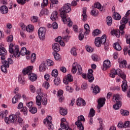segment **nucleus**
Masks as SVG:
<instances>
[{
  "label": "nucleus",
  "mask_w": 130,
  "mask_h": 130,
  "mask_svg": "<svg viewBox=\"0 0 130 130\" xmlns=\"http://www.w3.org/2000/svg\"><path fill=\"white\" fill-rule=\"evenodd\" d=\"M71 5L70 3L64 4L63 6L60 9V17L61 18L63 23H68V25L69 27H72L73 26V22L71 21V18H68V13H70V11L72 10L71 8Z\"/></svg>",
  "instance_id": "1"
},
{
  "label": "nucleus",
  "mask_w": 130,
  "mask_h": 130,
  "mask_svg": "<svg viewBox=\"0 0 130 130\" xmlns=\"http://www.w3.org/2000/svg\"><path fill=\"white\" fill-rule=\"evenodd\" d=\"M27 49L22 47L20 50H19V46H15L11 43L9 45V51L10 53L13 54L14 57H20V55H26V51Z\"/></svg>",
  "instance_id": "2"
},
{
  "label": "nucleus",
  "mask_w": 130,
  "mask_h": 130,
  "mask_svg": "<svg viewBox=\"0 0 130 130\" xmlns=\"http://www.w3.org/2000/svg\"><path fill=\"white\" fill-rule=\"evenodd\" d=\"M33 70V66H29L22 71V74L25 76L28 75V78L31 82H35L37 80V76L34 73H32Z\"/></svg>",
  "instance_id": "3"
},
{
  "label": "nucleus",
  "mask_w": 130,
  "mask_h": 130,
  "mask_svg": "<svg viewBox=\"0 0 130 130\" xmlns=\"http://www.w3.org/2000/svg\"><path fill=\"white\" fill-rule=\"evenodd\" d=\"M106 35H104L102 36L101 38L98 37L95 39L94 44L96 47H100L101 46V44H104L105 45V49L107 50L109 48V46L107 43H106Z\"/></svg>",
  "instance_id": "4"
},
{
  "label": "nucleus",
  "mask_w": 130,
  "mask_h": 130,
  "mask_svg": "<svg viewBox=\"0 0 130 130\" xmlns=\"http://www.w3.org/2000/svg\"><path fill=\"white\" fill-rule=\"evenodd\" d=\"M116 75L118 76H119L122 80V84L121 85V88H122V91L123 92H125L126 90H127V88L128 86H127V82L126 81V76L124 73H122V71L120 69H117L116 70Z\"/></svg>",
  "instance_id": "5"
},
{
  "label": "nucleus",
  "mask_w": 130,
  "mask_h": 130,
  "mask_svg": "<svg viewBox=\"0 0 130 130\" xmlns=\"http://www.w3.org/2000/svg\"><path fill=\"white\" fill-rule=\"evenodd\" d=\"M114 102H116L113 105V108L115 110L119 109L121 107V99L119 94H115L113 96Z\"/></svg>",
  "instance_id": "6"
},
{
  "label": "nucleus",
  "mask_w": 130,
  "mask_h": 130,
  "mask_svg": "<svg viewBox=\"0 0 130 130\" xmlns=\"http://www.w3.org/2000/svg\"><path fill=\"white\" fill-rule=\"evenodd\" d=\"M124 28H125V25L122 24L119 26V29H114L112 31V34L115 35L117 38H119L120 34L121 35L124 34V31H123Z\"/></svg>",
  "instance_id": "7"
},
{
  "label": "nucleus",
  "mask_w": 130,
  "mask_h": 130,
  "mask_svg": "<svg viewBox=\"0 0 130 130\" xmlns=\"http://www.w3.org/2000/svg\"><path fill=\"white\" fill-rule=\"evenodd\" d=\"M81 121H85V118L83 115H80L78 117V120L75 122V125H77V127H78L80 130H83L84 126H83L82 122Z\"/></svg>",
  "instance_id": "8"
},
{
  "label": "nucleus",
  "mask_w": 130,
  "mask_h": 130,
  "mask_svg": "<svg viewBox=\"0 0 130 130\" xmlns=\"http://www.w3.org/2000/svg\"><path fill=\"white\" fill-rule=\"evenodd\" d=\"M77 69H78L79 75H81L82 71V67L80 64H78L76 62L73 63L72 65V73L73 74H76V73H77Z\"/></svg>",
  "instance_id": "9"
},
{
  "label": "nucleus",
  "mask_w": 130,
  "mask_h": 130,
  "mask_svg": "<svg viewBox=\"0 0 130 130\" xmlns=\"http://www.w3.org/2000/svg\"><path fill=\"white\" fill-rule=\"evenodd\" d=\"M45 33H46V29L44 27H40L38 30V35L41 40L45 39Z\"/></svg>",
  "instance_id": "10"
},
{
  "label": "nucleus",
  "mask_w": 130,
  "mask_h": 130,
  "mask_svg": "<svg viewBox=\"0 0 130 130\" xmlns=\"http://www.w3.org/2000/svg\"><path fill=\"white\" fill-rule=\"evenodd\" d=\"M0 55L1 56L2 60L6 59V55H7V50H6V48L3 47H0Z\"/></svg>",
  "instance_id": "11"
},
{
  "label": "nucleus",
  "mask_w": 130,
  "mask_h": 130,
  "mask_svg": "<svg viewBox=\"0 0 130 130\" xmlns=\"http://www.w3.org/2000/svg\"><path fill=\"white\" fill-rule=\"evenodd\" d=\"M2 63L3 65L1 66V69L3 73H5V74H7V73H8V70L7 69V68H9L10 67V65L7 64V63H5V60H2Z\"/></svg>",
  "instance_id": "12"
},
{
  "label": "nucleus",
  "mask_w": 130,
  "mask_h": 130,
  "mask_svg": "<svg viewBox=\"0 0 130 130\" xmlns=\"http://www.w3.org/2000/svg\"><path fill=\"white\" fill-rule=\"evenodd\" d=\"M17 116L15 114L10 115L9 116V118L8 119V121H10L11 123H14L16 124L17 123Z\"/></svg>",
  "instance_id": "13"
},
{
  "label": "nucleus",
  "mask_w": 130,
  "mask_h": 130,
  "mask_svg": "<svg viewBox=\"0 0 130 130\" xmlns=\"http://www.w3.org/2000/svg\"><path fill=\"white\" fill-rule=\"evenodd\" d=\"M73 76L71 75V74H68L66 76V78L63 79V82L65 85H68L69 84V82H73Z\"/></svg>",
  "instance_id": "14"
},
{
  "label": "nucleus",
  "mask_w": 130,
  "mask_h": 130,
  "mask_svg": "<svg viewBox=\"0 0 130 130\" xmlns=\"http://www.w3.org/2000/svg\"><path fill=\"white\" fill-rule=\"evenodd\" d=\"M106 100L105 98H101L98 100V108L99 109H100L101 107H103L104 105L105 104V101Z\"/></svg>",
  "instance_id": "15"
},
{
  "label": "nucleus",
  "mask_w": 130,
  "mask_h": 130,
  "mask_svg": "<svg viewBox=\"0 0 130 130\" xmlns=\"http://www.w3.org/2000/svg\"><path fill=\"white\" fill-rule=\"evenodd\" d=\"M58 18V13L57 12V11H55L52 12L50 19L52 21H55L56 20H57Z\"/></svg>",
  "instance_id": "16"
},
{
  "label": "nucleus",
  "mask_w": 130,
  "mask_h": 130,
  "mask_svg": "<svg viewBox=\"0 0 130 130\" xmlns=\"http://www.w3.org/2000/svg\"><path fill=\"white\" fill-rule=\"evenodd\" d=\"M103 67H104V68H103L104 71H106L107 69H109V68L111 67L110 61H109V60H105L104 61Z\"/></svg>",
  "instance_id": "17"
},
{
  "label": "nucleus",
  "mask_w": 130,
  "mask_h": 130,
  "mask_svg": "<svg viewBox=\"0 0 130 130\" xmlns=\"http://www.w3.org/2000/svg\"><path fill=\"white\" fill-rule=\"evenodd\" d=\"M21 94L20 93H17L16 95H15L13 98H12V103L13 104H16L20 99H21Z\"/></svg>",
  "instance_id": "18"
},
{
  "label": "nucleus",
  "mask_w": 130,
  "mask_h": 130,
  "mask_svg": "<svg viewBox=\"0 0 130 130\" xmlns=\"http://www.w3.org/2000/svg\"><path fill=\"white\" fill-rule=\"evenodd\" d=\"M77 105L78 106H85L86 102L82 98H79L77 100Z\"/></svg>",
  "instance_id": "19"
},
{
  "label": "nucleus",
  "mask_w": 130,
  "mask_h": 130,
  "mask_svg": "<svg viewBox=\"0 0 130 130\" xmlns=\"http://www.w3.org/2000/svg\"><path fill=\"white\" fill-rule=\"evenodd\" d=\"M52 119V117L51 116L47 117V118L44 120V124H47L48 126H49L50 124L53 125L52 123H51V120Z\"/></svg>",
  "instance_id": "20"
},
{
  "label": "nucleus",
  "mask_w": 130,
  "mask_h": 130,
  "mask_svg": "<svg viewBox=\"0 0 130 130\" xmlns=\"http://www.w3.org/2000/svg\"><path fill=\"white\" fill-rule=\"evenodd\" d=\"M46 70V62L43 61L40 65L39 71L40 72H44Z\"/></svg>",
  "instance_id": "21"
},
{
  "label": "nucleus",
  "mask_w": 130,
  "mask_h": 130,
  "mask_svg": "<svg viewBox=\"0 0 130 130\" xmlns=\"http://www.w3.org/2000/svg\"><path fill=\"white\" fill-rule=\"evenodd\" d=\"M0 11H1L2 14L4 15L6 14H8L9 12V10L8 9V7L6 6H3L0 8Z\"/></svg>",
  "instance_id": "22"
},
{
  "label": "nucleus",
  "mask_w": 130,
  "mask_h": 130,
  "mask_svg": "<svg viewBox=\"0 0 130 130\" xmlns=\"http://www.w3.org/2000/svg\"><path fill=\"white\" fill-rule=\"evenodd\" d=\"M52 48L54 52H58L60 50L59 44L56 43H55L52 45Z\"/></svg>",
  "instance_id": "23"
},
{
  "label": "nucleus",
  "mask_w": 130,
  "mask_h": 130,
  "mask_svg": "<svg viewBox=\"0 0 130 130\" xmlns=\"http://www.w3.org/2000/svg\"><path fill=\"white\" fill-rule=\"evenodd\" d=\"M18 82L21 85H25V83H26V80H25V78L23 75H19L18 77Z\"/></svg>",
  "instance_id": "24"
},
{
  "label": "nucleus",
  "mask_w": 130,
  "mask_h": 130,
  "mask_svg": "<svg viewBox=\"0 0 130 130\" xmlns=\"http://www.w3.org/2000/svg\"><path fill=\"white\" fill-rule=\"evenodd\" d=\"M55 41L56 42H59L61 46H64V42L61 40V37L59 36L57 38H55Z\"/></svg>",
  "instance_id": "25"
},
{
  "label": "nucleus",
  "mask_w": 130,
  "mask_h": 130,
  "mask_svg": "<svg viewBox=\"0 0 130 130\" xmlns=\"http://www.w3.org/2000/svg\"><path fill=\"white\" fill-rule=\"evenodd\" d=\"M42 99V95H37L36 96V103L37 105H38L39 106H40V105H41V101Z\"/></svg>",
  "instance_id": "26"
},
{
  "label": "nucleus",
  "mask_w": 130,
  "mask_h": 130,
  "mask_svg": "<svg viewBox=\"0 0 130 130\" xmlns=\"http://www.w3.org/2000/svg\"><path fill=\"white\" fill-rule=\"evenodd\" d=\"M84 27L85 30L84 33V35H88L89 33H90V26L88 24H85Z\"/></svg>",
  "instance_id": "27"
},
{
  "label": "nucleus",
  "mask_w": 130,
  "mask_h": 130,
  "mask_svg": "<svg viewBox=\"0 0 130 130\" xmlns=\"http://www.w3.org/2000/svg\"><path fill=\"white\" fill-rule=\"evenodd\" d=\"M59 113L61 115H67L68 114V110L61 107L60 108Z\"/></svg>",
  "instance_id": "28"
},
{
  "label": "nucleus",
  "mask_w": 130,
  "mask_h": 130,
  "mask_svg": "<svg viewBox=\"0 0 130 130\" xmlns=\"http://www.w3.org/2000/svg\"><path fill=\"white\" fill-rule=\"evenodd\" d=\"M60 127L62 129H66V130H73L72 128H70V127L67 126L66 124L63 122H61L60 123Z\"/></svg>",
  "instance_id": "29"
},
{
  "label": "nucleus",
  "mask_w": 130,
  "mask_h": 130,
  "mask_svg": "<svg viewBox=\"0 0 130 130\" xmlns=\"http://www.w3.org/2000/svg\"><path fill=\"white\" fill-rule=\"evenodd\" d=\"M113 18L115 20H119L121 19V16L119 14L117 13V12H114L113 15Z\"/></svg>",
  "instance_id": "30"
},
{
  "label": "nucleus",
  "mask_w": 130,
  "mask_h": 130,
  "mask_svg": "<svg viewBox=\"0 0 130 130\" xmlns=\"http://www.w3.org/2000/svg\"><path fill=\"white\" fill-rule=\"evenodd\" d=\"M100 88L98 86H95L94 87L93 89V93L95 94V95H96V94H98V93H100Z\"/></svg>",
  "instance_id": "31"
},
{
  "label": "nucleus",
  "mask_w": 130,
  "mask_h": 130,
  "mask_svg": "<svg viewBox=\"0 0 130 130\" xmlns=\"http://www.w3.org/2000/svg\"><path fill=\"white\" fill-rule=\"evenodd\" d=\"M26 30L27 32H33V30H34V26L29 24L26 27Z\"/></svg>",
  "instance_id": "32"
},
{
  "label": "nucleus",
  "mask_w": 130,
  "mask_h": 130,
  "mask_svg": "<svg viewBox=\"0 0 130 130\" xmlns=\"http://www.w3.org/2000/svg\"><path fill=\"white\" fill-rule=\"evenodd\" d=\"M20 111L21 112L23 113V114L24 115V116H27V115H28V109L27 107H23Z\"/></svg>",
  "instance_id": "33"
},
{
  "label": "nucleus",
  "mask_w": 130,
  "mask_h": 130,
  "mask_svg": "<svg viewBox=\"0 0 130 130\" xmlns=\"http://www.w3.org/2000/svg\"><path fill=\"white\" fill-rule=\"evenodd\" d=\"M120 113L123 116H127L129 114L128 111L123 109L120 110Z\"/></svg>",
  "instance_id": "34"
},
{
  "label": "nucleus",
  "mask_w": 130,
  "mask_h": 130,
  "mask_svg": "<svg viewBox=\"0 0 130 130\" xmlns=\"http://www.w3.org/2000/svg\"><path fill=\"white\" fill-rule=\"evenodd\" d=\"M106 22L108 26H111L112 24V17H111V16H108L107 17Z\"/></svg>",
  "instance_id": "35"
},
{
  "label": "nucleus",
  "mask_w": 130,
  "mask_h": 130,
  "mask_svg": "<svg viewBox=\"0 0 130 130\" xmlns=\"http://www.w3.org/2000/svg\"><path fill=\"white\" fill-rule=\"evenodd\" d=\"M54 83L56 86H58L60 83H61V81L60 80V78L59 77H55V79L54 80Z\"/></svg>",
  "instance_id": "36"
},
{
  "label": "nucleus",
  "mask_w": 130,
  "mask_h": 130,
  "mask_svg": "<svg viewBox=\"0 0 130 130\" xmlns=\"http://www.w3.org/2000/svg\"><path fill=\"white\" fill-rule=\"evenodd\" d=\"M29 111L30 113H32V114H35V113H37V108L36 107H32L29 109Z\"/></svg>",
  "instance_id": "37"
},
{
  "label": "nucleus",
  "mask_w": 130,
  "mask_h": 130,
  "mask_svg": "<svg viewBox=\"0 0 130 130\" xmlns=\"http://www.w3.org/2000/svg\"><path fill=\"white\" fill-rule=\"evenodd\" d=\"M51 76L52 77H54V78H56L57 76H58V71L57 69H54L52 71Z\"/></svg>",
  "instance_id": "38"
},
{
  "label": "nucleus",
  "mask_w": 130,
  "mask_h": 130,
  "mask_svg": "<svg viewBox=\"0 0 130 130\" xmlns=\"http://www.w3.org/2000/svg\"><path fill=\"white\" fill-rule=\"evenodd\" d=\"M18 120L17 121V123L16 124H18V123L19 124V125H22L24 123V119L21 117H18Z\"/></svg>",
  "instance_id": "39"
},
{
  "label": "nucleus",
  "mask_w": 130,
  "mask_h": 130,
  "mask_svg": "<svg viewBox=\"0 0 130 130\" xmlns=\"http://www.w3.org/2000/svg\"><path fill=\"white\" fill-rule=\"evenodd\" d=\"M53 55L54 57L56 60H58V59H59V58H60L59 54H58V53H57V52H53Z\"/></svg>",
  "instance_id": "40"
},
{
  "label": "nucleus",
  "mask_w": 130,
  "mask_h": 130,
  "mask_svg": "<svg viewBox=\"0 0 130 130\" xmlns=\"http://www.w3.org/2000/svg\"><path fill=\"white\" fill-rule=\"evenodd\" d=\"M90 14L92 15V16H94L96 17L97 15H98V10L94 8L91 10Z\"/></svg>",
  "instance_id": "41"
},
{
  "label": "nucleus",
  "mask_w": 130,
  "mask_h": 130,
  "mask_svg": "<svg viewBox=\"0 0 130 130\" xmlns=\"http://www.w3.org/2000/svg\"><path fill=\"white\" fill-rule=\"evenodd\" d=\"M35 60H36V54L32 53L31 55L30 61L31 63L35 62Z\"/></svg>",
  "instance_id": "42"
},
{
  "label": "nucleus",
  "mask_w": 130,
  "mask_h": 130,
  "mask_svg": "<svg viewBox=\"0 0 130 130\" xmlns=\"http://www.w3.org/2000/svg\"><path fill=\"white\" fill-rule=\"evenodd\" d=\"M111 73L110 74V77H111V78H115V76H116V70H112Z\"/></svg>",
  "instance_id": "43"
},
{
  "label": "nucleus",
  "mask_w": 130,
  "mask_h": 130,
  "mask_svg": "<svg viewBox=\"0 0 130 130\" xmlns=\"http://www.w3.org/2000/svg\"><path fill=\"white\" fill-rule=\"evenodd\" d=\"M51 2L50 7L53 8L54 5H57L58 4V1L57 0H49Z\"/></svg>",
  "instance_id": "44"
},
{
  "label": "nucleus",
  "mask_w": 130,
  "mask_h": 130,
  "mask_svg": "<svg viewBox=\"0 0 130 130\" xmlns=\"http://www.w3.org/2000/svg\"><path fill=\"white\" fill-rule=\"evenodd\" d=\"M116 50H118V51L121 50V46L119 45V43H116L115 44V46L114 47Z\"/></svg>",
  "instance_id": "45"
},
{
  "label": "nucleus",
  "mask_w": 130,
  "mask_h": 130,
  "mask_svg": "<svg viewBox=\"0 0 130 130\" xmlns=\"http://www.w3.org/2000/svg\"><path fill=\"white\" fill-rule=\"evenodd\" d=\"M95 115V110L94 109H90L88 116L89 117H93Z\"/></svg>",
  "instance_id": "46"
},
{
  "label": "nucleus",
  "mask_w": 130,
  "mask_h": 130,
  "mask_svg": "<svg viewBox=\"0 0 130 130\" xmlns=\"http://www.w3.org/2000/svg\"><path fill=\"white\" fill-rule=\"evenodd\" d=\"M71 54H73L74 56H77V49L75 47L72 48L71 50Z\"/></svg>",
  "instance_id": "47"
},
{
  "label": "nucleus",
  "mask_w": 130,
  "mask_h": 130,
  "mask_svg": "<svg viewBox=\"0 0 130 130\" xmlns=\"http://www.w3.org/2000/svg\"><path fill=\"white\" fill-rule=\"evenodd\" d=\"M101 30L99 29H95L92 32V35L93 36H97V35H99V34H101Z\"/></svg>",
  "instance_id": "48"
},
{
  "label": "nucleus",
  "mask_w": 130,
  "mask_h": 130,
  "mask_svg": "<svg viewBox=\"0 0 130 130\" xmlns=\"http://www.w3.org/2000/svg\"><path fill=\"white\" fill-rule=\"evenodd\" d=\"M128 18V16L125 15V16L123 18H122L120 23H121L122 22V23H123L124 24H126L128 21V20L127 19Z\"/></svg>",
  "instance_id": "49"
},
{
  "label": "nucleus",
  "mask_w": 130,
  "mask_h": 130,
  "mask_svg": "<svg viewBox=\"0 0 130 130\" xmlns=\"http://www.w3.org/2000/svg\"><path fill=\"white\" fill-rule=\"evenodd\" d=\"M87 78L89 83H92L93 81H94V77L93 76V75H87Z\"/></svg>",
  "instance_id": "50"
},
{
  "label": "nucleus",
  "mask_w": 130,
  "mask_h": 130,
  "mask_svg": "<svg viewBox=\"0 0 130 130\" xmlns=\"http://www.w3.org/2000/svg\"><path fill=\"white\" fill-rule=\"evenodd\" d=\"M42 101H41V102L42 103V104L43 105H47V99H46V97L44 96V97H42Z\"/></svg>",
  "instance_id": "51"
},
{
  "label": "nucleus",
  "mask_w": 130,
  "mask_h": 130,
  "mask_svg": "<svg viewBox=\"0 0 130 130\" xmlns=\"http://www.w3.org/2000/svg\"><path fill=\"white\" fill-rule=\"evenodd\" d=\"M53 64H54L53 61L49 59L47 60V66H48V67H51L53 66Z\"/></svg>",
  "instance_id": "52"
},
{
  "label": "nucleus",
  "mask_w": 130,
  "mask_h": 130,
  "mask_svg": "<svg viewBox=\"0 0 130 130\" xmlns=\"http://www.w3.org/2000/svg\"><path fill=\"white\" fill-rule=\"evenodd\" d=\"M4 62L7 64H7H12V63H13L14 61H13V60L12 59V58H8V61L7 60H5L4 59Z\"/></svg>",
  "instance_id": "53"
},
{
  "label": "nucleus",
  "mask_w": 130,
  "mask_h": 130,
  "mask_svg": "<svg viewBox=\"0 0 130 130\" xmlns=\"http://www.w3.org/2000/svg\"><path fill=\"white\" fill-rule=\"evenodd\" d=\"M48 5V0H43V3L41 4V7L43 9Z\"/></svg>",
  "instance_id": "54"
},
{
  "label": "nucleus",
  "mask_w": 130,
  "mask_h": 130,
  "mask_svg": "<svg viewBox=\"0 0 130 130\" xmlns=\"http://www.w3.org/2000/svg\"><path fill=\"white\" fill-rule=\"evenodd\" d=\"M49 83L47 81H45L43 84V87H44L45 89H46V90L49 88Z\"/></svg>",
  "instance_id": "55"
},
{
  "label": "nucleus",
  "mask_w": 130,
  "mask_h": 130,
  "mask_svg": "<svg viewBox=\"0 0 130 130\" xmlns=\"http://www.w3.org/2000/svg\"><path fill=\"white\" fill-rule=\"evenodd\" d=\"M125 38L126 44H129V47H130V36L128 35H126Z\"/></svg>",
  "instance_id": "56"
},
{
  "label": "nucleus",
  "mask_w": 130,
  "mask_h": 130,
  "mask_svg": "<svg viewBox=\"0 0 130 130\" xmlns=\"http://www.w3.org/2000/svg\"><path fill=\"white\" fill-rule=\"evenodd\" d=\"M66 91H68L70 93H72L73 91H74V89H73V88H72V87H71L69 85L66 86Z\"/></svg>",
  "instance_id": "57"
},
{
  "label": "nucleus",
  "mask_w": 130,
  "mask_h": 130,
  "mask_svg": "<svg viewBox=\"0 0 130 130\" xmlns=\"http://www.w3.org/2000/svg\"><path fill=\"white\" fill-rule=\"evenodd\" d=\"M94 7L95 9H99V10H101V4L99 3H96L94 4Z\"/></svg>",
  "instance_id": "58"
},
{
  "label": "nucleus",
  "mask_w": 130,
  "mask_h": 130,
  "mask_svg": "<svg viewBox=\"0 0 130 130\" xmlns=\"http://www.w3.org/2000/svg\"><path fill=\"white\" fill-rule=\"evenodd\" d=\"M91 58L93 61H97V60H98V55L94 54L92 55Z\"/></svg>",
  "instance_id": "59"
},
{
  "label": "nucleus",
  "mask_w": 130,
  "mask_h": 130,
  "mask_svg": "<svg viewBox=\"0 0 130 130\" xmlns=\"http://www.w3.org/2000/svg\"><path fill=\"white\" fill-rule=\"evenodd\" d=\"M29 90L31 93H35L36 91V89H35V87H34L33 85H30L29 86Z\"/></svg>",
  "instance_id": "60"
},
{
  "label": "nucleus",
  "mask_w": 130,
  "mask_h": 130,
  "mask_svg": "<svg viewBox=\"0 0 130 130\" xmlns=\"http://www.w3.org/2000/svg\"><path fill=\"white\" fill-rule=\"evenodd\" d=\"M86 49L88 52H93V48L90 47V46H86Z\"/></svg>",
  "instance_id": "61"
},
{
  "label": "nucleus",
  "mask_w": 130,
  "mask_h": 130,
  "mask_svg": "<svg viewBox=\"0 0 130 130\" xmlns=\"http://www.w3.org/2000/svg\"><path fill=\"white\" fill-rule=\"evenodd\" d=\"M100 128L98 130H104L103 129V122H102V119H100Z\"/></svg>",
  "instance_id": "62"
},
{
  "label": "nucleus",
  "mask_w": 130,
  "mask_h": 130,
  "mask_svg": "<svg viewBox=\"0 0 130 130\" xmlns=\"http://www.w3.org/2000/svg\"><path fill=\"white\" fill-rule=\"evenodd\" d=\"M123 127H124V128H126V127H130V122H129V121H126L123 124Z\"/></svg>",
  "instance_id": "63"
},
{
  "label": "nucleus",
  "mask_w": 130,
  "mask_h": 130,
  "mask_svg": "<svg viewBox=\"0 0 130 130\" xmlns=\"http://www.w3.org/2000/svg\"><path fill=\"white\" fill-rule=\"evenodd\" d=\"M81 88L82 90H86L87 88H88V85H87V83H84L82 85H81Z\"/></svg>",
  "instance_id": "64"
}]
</instances>
